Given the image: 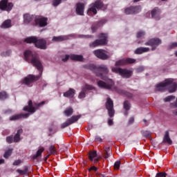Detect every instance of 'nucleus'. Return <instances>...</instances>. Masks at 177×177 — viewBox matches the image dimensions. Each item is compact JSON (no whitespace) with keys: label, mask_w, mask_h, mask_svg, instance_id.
<instances>
[{"label":"nucleus","mask_w":177,"mask_h":177,"mask_svg":"<svg viewBox=\"0 0 177 177\" xmlns=\"http://www.w3.org/2000/svg\"><path fill=\"white\" fill-rule=\"evenodd\" d=\"M24 56L26 60L32 63V64L36 67L40 73V75L38 76L29 75L22 81L23 84H25V85H31L32 82H35V81H38L39 78H41V75H42V64H41V62H39L38 55L32 53L30 50H26L24 53Z\"/></svg>","instance_id":"f257e3e1"},{"label":"nucleus","mask_w":177,"mask_h":177,"mask_svg":"<svg viewBox=\"0 0 177 177\" xmlns=\"http://www.w3.org/2000/svg\"><path fill=\"white\" fill-rule=\"evenodd\" d=\"M98 71L103 73H97V76L100 77L102 80L106 81V82L102 80L98 81L97 85L99 88H102L103 89H111V91H115L116 92H118L117 88L114 87V82L104 76V74H107V73H109V69H107V67H106L104 65H102L98 68Z\"/></svg>","instance_id":"f03ea898"},{"label":"nucleus","mask_w":177,"mask_h":177,"mask_svg":"<svg viewBox=\"0 0 177 177\" xmlns=\"http://www.w3.org/2000/svg\"><path fill=\"white\" fill-rule=\"evenodd\" d=\"M165 89H168L170 93H174V92L176 91L177 84L174 79H166L164 82L158 84L156 86V91L158 92H162Z\"/></svg>","instance_id":"7ed1b4c3"},{"label":"nucleus","mask_w":177,"mask_h":177,"mask_svg":"<svg viewBox=\"0 0 177 177\" xmlns=\"http://www.w3.org/2000/svg\"><path fill=\"white\" fill-rule=\"evenodd\" d=\"M27 44H35L36 48L39 49H46V41L44 39H37L35 37H27L25 39Z\"/></svg>","instance_id":"20e7f679"},{"label":"nucleus","mask_w":177,"mask_h":177,"mask_svg":"<svg viewBox=\"0 0 177 177\" xmlns=\"http://www.w3.org/2000/svg\"><path fill=\"white\" fill-rule=\"evenodd\" d=\"M103 8V3L100 0H97L95 3H91L87 12L88 16H92V15H96L97 10L96 9H102Z\"/></svg>","instance_id":"39448f33"},{"label":"nucleus","mask_w":177,"mask_h":177,"mask_svg":"<svg viewBox=\"0 0 177 177\" xmlns=\"http://www.w3.org/2000/svg\"><path fill=\"white\" fill-rule=\"evenodd\" d=\"M45 103H46V101H43L39 104L35 103V107H34L32 106V100H30L28 102V105L25 106L24 108V111H28V113H31L32 114V113H35V110H37V109H38V107H41V106H44V104H45Z\"/></svg>","instance_id":"423d86ee"},{"label":"nucleus","mask_w":177,"mask_h":177,"mask_svg":"<svg viewBox=\"0 0 177 177\" xmlns=\"http://www.w3.org/2000/svg\"><path fill=\"white\" fill-rule=\"evenodd\" d=\"M112 71L116 73V74H120L123 78H129L132 75L131 71L128 69H122L121 68H112Z\"/></svg>","instance_id":"0eeeda50"},{"label":"nucleus","mask_w":177,"mask_h":177,"mask_svg":"<svg viewBox=\"0 0 177 177\" xmlns=\"http://www.w3.org/2000/svg\"><path fill=\"white\" fill-rule=\"evenodd\" d=\"M107 44V35L102 33L100 35V40H96L90 44L91 48H96V46H100V45H106Z\"/></svg>","instance_id":"6e6552de"},{"label":"nucleus","mask_w":177,"mask_h":177,"mask_svg":"<svg viewBox=\"0 0 177 177\" xmlns=\"http://www.w3.org/2000/svg\"><path fill=\"white\" fill-rule=\"evenodd\" d=\"M106 107L108 110V114L109 117H114V104L113 102V100L110 98H107L106 103Z\"/></svg>","instance_id":"1a4fd4ad"},{"label":"nucleus","mask_w":177,"mask_h":177,"mask_svg":"<svg viewBox=\"0 0 177 177\" xmlns=\"http://www.w3.org/2000/svg\"><path fill=\"white\" fill-rule=\"evenodd\" d=\"M95 56L98 57L99 59H102V60H106L109 59V55H107V52L104 50H96L93 52Z\"/></svg>","instance_id":"9d476101"},{"label":"nucleus","mask_w":177,"mask_h":177,"mask_svg":"<svg viewBox=\"0 0 177 177\" xmlns=\"http://www.w3.org/2000/svg\"><path fill=\"white\" fill-rule=\"evenodd\" d=\"M12 8H13V4L12 3H8V0H2L0 2V9L1 10H12Z\"/></svg>","instance_id":"9b49d317"},{"label":"nucleus","mask_w":177,"mask_h":177,"mask_svg":"<svg viewBox=\"0 0 177 177\" xmlns=\"http://www.w3.org/2000/svg\"><path fill=\"white\" fill-rule=\"evenodd\" d=\"M80 120V116L75 115V116H72L71 118L67 120L65 122H64L62 125V128H66L68 127V125H71V124H74V122H77Z\"/></svg>","instance_id":"f8f14e48"},{"label":"nucleus","mask_w":177,"mask_h":177,"mask_svg":"<svg viewBox=\"0 0 177 177\" xmlns=\"http://www.w3.org/2000/svg\"><path fill=\"white\" fill-rule=\"evenodd\" d=\"M136 62V59L127 58L120 59L115 63V66H125V64H132V63H135Z\"/></svg>","instance_id":"ddd939ff"},{"label":"nucleus","mask_w":177,"mask_h":177,"mask_svg":"<svg viewBox=\"0 0 177 177\" xmlns=\"http://www.w3.org/2000/svg\"><path fill=\"white\" fill-rule=\"evenodd\" d=\"M70 58L71 59V60H76V62H82V60H84V57H82V55H71V56L66 55L65 58L62 59V61L67 62Z\"/></svg>","instance_id":"4468645a"},{"label":"nucleus","mask_w":177,"mask_h":177,"mask_svg":"<svg viewBox=\"0 0 177 177\" xmlns=\"http://www.w3.org/2000/svg\"><path fill=\"white\" fill-rule=\"evenodd\" d=\"M48 19L44 17H36L35 23L40 27H45L48 24Z\"/></svg>","instance_id":"2eb2a0df"},{"label":"nucleus","mask_w":177,"mask_h":177,"mask_svg":"<svg viewBox=\"0 0 177 177\" xmlns=\"http://www.w3.org/2000/svg\"><path fill=\"white\" fill-rule=\"evenodd\" d=\"M140 10H142L140 6L130 7L125 9L124 13H126L127 15H133V13H139Z\"/></svg>","instance_id":"dca6fc26"},{"label":"nucleus","mask_w":177,"mask_h":177,"mask_svg":"<svg viewBox=\"0 0 177 177\" xmlns=\"http://www.w3.org/2000/svg\"><path fill=\"white\" fill-rule=\"evenodd\" d=\"M160 44H161V40L159 39H151L149 42L145 43V45L152 46V50H154Z\"/></svg>","instance_id":"f3484780"},{"label":"nucleus","mask_w":177,"mask_h":177,"mask_svg":"<svg viewBox=\"0 0 177 177\" xmlns=\"http://www.w3.org/2000/svg\"><path fill=\"white\" fill-rule=\"evenodd\" d=\"M88 158L91 161L93 162H98L99 158H97V153L96 151H91L88 153Z\"/></svg>","instance_id":"a211bd4d"},{"label":"nucleus","mask_w":177,"mask_h":177,"mask_svg":"<svg viewBox=\"0 0 177 177\" xmlns=\"http://www.w3.org/2000/svg\"><path fill=\"white\" fill-rule=\"evenodd\" d=\"M88 90V91H92V89H93V86L88 85V84H86L82 90V91L79 94V99H84V97H85V90Z\"/></svg>","instance_id":"6ab92c4d"},{"label":"nucleus","mask_w":177,"mask_h":177,"mask_svg":"<svg viewBox=\"0 0 177 177\" xmlns=\"http://www.w3.org/2000/svg\"><path fill=\"white\" fill-rule=\"evenodd\" d=\"M85 6L83 3H79L77 4L76 13L80 16H84V9Z\"/></svg>","instance_id":"aec40b11"},{"label":"nucleus","mask_w":177,"mask_h":177,"mask_svg":"<svg viewBox=\"0 0 177 177\" xmlns=\"http://www.w3.org/2000/svg\"><path fill=\"white\" fill-rule=\"evenodd\" d=\"M28 115H30V114H28V113L15 115L11 116L10 118V121H16L17 120H20V118H21V117H23L24 118H28Z\"/></svg>","instance_id":"412c9836"},{"label":"nucleus","mask_w":177,"mask_h":177,"mask_svg":"<svg viewBox=\"0 0 177 177\" xmlns=\"http://www.w3.org/2000/svg\"><path fill=\"white\" fill-rule=\"evenodd\" d=\"M75 95V90L73 88H70L68 91L64 93V97H69V99H71V97H74Z\"/></svg>","instance_id":"4be33fe9"},{"label":"nucleus","mask_w":177,"mask_h":177,"mask_svg":"<svg viewBox=\"0 0 177 177\" xmlns=\"http://www.w3.org/2000/svg\"><path fill=\"white\" fill-rule=\"evenodd\" d=\"M149 50H150L149 48L140 47L135 50V53L136 55H142V53H145V52H149Z\"/></svg>","instance_id":"5701e85b"},{"label":"nucleus","mask_w":177,"mask_h":177,"mask_svg":"<svg viewBox=\"0 0 177 177\" xmlns=\"http://www.w3.org/2000/svg\"><path fill=\"white\" fill-rule=\"evenodd\" d=\"M158 16H160V10L156 8L151 11V17L153 19H156V20H160V19L158 18Z\"/></svg>","instance_id":"b1692460"},{"label":"nucleus","mask_w":177,"mask_h":177,"mask_svg":"<svg viewBox=\"0 0 177 177\" xmlns=\"http://www.w3.org/2000/svg\"><path fill=\"white\" fill-rule=\"evenodd\" d=\"M66 39H68V37L67 36L54 37L53 38V41H54L55 42H62L63 41H66Z\"/></svg>","instance_id":"393cba45"},{"label":"nucleus","mask_w":177,"mask_h":177,"mask_svg":"<svg viewBox=\"0 0 177 177\" xmlns=\"http://www.w3.org/2000/svg\"><path fill=\"white\" fill-rule=\"evenodd\" d=\"M164 143H168V145H172V140L169 138V132L166 131L164 138H163Z\"/></svg>","instance_id":"a878e982"},{"label":"nucleus","mask_w":177,"mask_h":177,"mask_svg":"<svg viewBox=\"0 0 177 177\" xmlns=\"http://www.w3.org/2000/svg\"><path fill=\"white\" fill-rule=\"evenodd\" d=\"M44 150H45V149H44V147H41L40 149H39L38 151H37L36 154L33 156V159L36 160V158L41 157V156L42 153H44Z\"/></svg>","instance_id":"bb28decb"},{"label":"nucleus","mask_w":177,"mask_h":177,"mask_svg":"<svg viewBox=\"0 0 177 177\" xmlns=\"http://www.w3.org/2000/svg\"><path fill=\"white\" fill-rule=\"evenodd\" d=\"M73 108L68 107L66 108L64 111V114L66 116V117H70V115H73Z\"/></svg>","instance_id":"cd10ccee"},{"label":"nucleus","mask_w":177,"mask_h":177,"mask_svg":"<svg viewBox=\"0 0 177 177\" xmlns=\"http://www.w3.org/2000/svg\"><path fill=\"white\" fill-rule=\"evenodd\" d=\"M24 21L26 24H28L31 20H32V17L28 14H26L24 15Z\"/></svg>","instance_id":"c85d7f7f"},{"label":"nucleus","mask_w":177,"mask_h":177,"mask_svg":"<svg viewBox=\"0 0 177 177\" xmlns=\"http://www.w3.org/2000/svg\"><path fill=\"white\" fill-rule=\"evenodd\" d=\"M9 27H12L10 20L5 21L1 26V28H9Z\"/></svg>","instance_id":"c756f323"},{"label":"nucleus","mask_w":177,"mask_h":177,"mask_svg":"<svg viewBox=\"0 0 177 177\" xmlns=\"http://www.w3.org/2000/svg\"><path fill=\"white\" fill-rule=\"evenodd\" d=\"M110 156H111V150H110V147H105L104 153V158H109Z\"/></svg>","instance_id":"7c9ffc66"},{"label":"nucleus","mask_w":177,"mask_h":177,"mask_svg":"<svg viewBox=\"0 0 177 177\" xmlns=\"http://www.w3.org/2000/svg\"><path fill=\"white\" fill-rule=\"evenodd\" d=\"M23 133V129H19L14 137V142H19L20 140V134Z\"/></svg>","instance_id":"2f4dec72"},{"label":"nucleus","mask_w":177,"mask_h":177,"mask_svg":"<svg viewBox=\"0 0 177 177\" xmlns=\"http://www.w3.org/2000/svg\"><path fill=\"white\" fill-rule=\"evenodd\" d=\"M12 151H13V149H8L4 153V158H9L10 154H12Z\"/></svg>","instance_id":"473e14b6"},{"label":"nucleus","mask_w":177,"mask_h":177,"mask_svg":"<svg viewBox=\"0 0 177 177\" xmlns=\"http://www.w3.org/2000/svg\"><path fill=\"white\" fill-rule=\"evenodd\" d=\"M174 99H175V96L169 95V96L166 97L164 99V102H171V100H174Z\"/></svg>","instance_id":"72a5a7b5"},{"label":"nucleus","mask_w":177,"mask_h":177,"mask_svg":"<svg viewBox=\"0 0 177 177\" xmlns=\"http://www.w3.org/2000/svg\"><path fill=\"white\" fill-rule=\"evenodd\" d=\"M124 110H129L131 109V104H129V102H128V101L124 102Z\"/></svg>","instance_id":"f704fd0d"},{"label":"nucleus","mask_w":177,"mask_h":177,"mask_svg":"<svg viewBox=\"0 0 177 177\" xmlns=\"http://www.w3.org/2000/svg\"><path fill=\"white\" fill-rule=\"evenodd\" d=\"M8 97V94L5 92L0 93V100H4V99H6Z\"/></svg>","instance_id":"c9c22d12"},{"label":"nucleus","mask_w":177,"mask_h":177,"mask_svg":"<svg viewBox=\"0 0 177 177\" xmlns=\"http://www.w3.org/2000/svg\"><path fill=\"white\" fill-rule=\"evenodd\" d=\"M167 174L165 172H159L156 174V177H167Z\"/></svg>","instance_id":"e433bc0d"},{"label":"nucleus","mask_w":177,"mask_h":177,"mask_svg":"<svg viewBox=\"0 0 177 177\" xmlns=\"http://www.w3.org/2000/svg\"><path fill=\"white\" fill-rule=\"evenodd\" d=\"M49 151L50 154H56V148H55L53 146H51L49 148Z\"/></svg>","instance_id":"4c0bfd02"},{"label":"nucleus","mask_w":177,"mask_h":177,"mask_svg":"<svg viewBox=\"0 0 177 177\" xmlns=\"http://www.w3.org/2000/svg\"><path fill=\"white\" fill-rule=\"evenodd\" d=\"M17 172H18V174H20V175H27V170L17 169Z\"/></svg>","instance_id":"58836bf2"},{"label":"nucleus","mask_w":177,"mask_h":177,"mask_svg":"<svg viewBox=\"0 0 177 177\" xmlns=\"http://www.w3.org/2000/svg\"><path fill=\"white\" fill-rule=\"evenodd\" d=\"M120 165H121V162L120 161L115 162L114 165L115 169H120Z\"/></svg>","instance_id":"ea45409f"},{"label":"nucleus","mask_w":177,"mask_h":177,"mask_svg":"<svg viewBox=\"0 0 177 177\" xmlns=\"http://www.w3.org/2000/svg\"><path fill=\"white\" fill-rule=\"evenodd\" d=\"M145 35V32L140 31L137 33V38H140Z\"/></svg>","instance_id":"a19ab883"},{"label":"nucleus","mask_w":177,"mask_h":177,"mask_svg":"<svg viewBox=\"0 0 177 177\" xmlns=\"http://www.w3.org/2000/svg\"><path fill=\"white\" fill-rule=\"evenodd\" d=\"M62 0H54L53 5L54 6H57L60 3Z\"/></svg>","instance_id":"79ce46f5"},{"label":"nucleus","mask_w":177,"mask_h":177,"mask_svg":"<svg viewBox=\"0 0 177 177\" xmlns=\"http://www.w3.org/2000/svg\"><path fill=\"white\" fill-rule=\"evenodd\" d=\"M6 141L8 142V143H12V142H13V138L10 136L7 137Z\"/></svg>","instance_id":"37998d69"},{"label":"nucleus","mask_w":177,"mask_h":177,"mask_svg":"<svg viewBox=\"0 0 177 177\" xmlns=\"http://www.w3.org/2000/svg\"><path fill=\"white\" fill-rule=\"evenodd\" d=\"M21 164V160H15L14 162H13V165H19Z\"/></svg>","instance_id":"c03bdc74"},{"label":"nucleus","mask_w":177,"mask_h":177,"mask_svg":"<svg viewBox=\"0 0 177 177\" xmlns=\"http://www.w3.org/2000/svg\"><path fill=\"white\" fill-rule=\"evenodd\" d=\"M89 171H97V168H96L95 166H93L90 168Z\"/></svg>","instance_id":"a18cd8bd"},{"label":"nucleus","mask_w":177,"mask_h":177,"mask_svg":"<svg viewBox=\"0 0 177 177\" xmlns=\"http://www.w3.org/2000/svg\"><path fill=\"white\" fill-rule=\"evenodd\" d=\"M95 140H96V142H102V138L99 136H97L95 138Z\"/></svg>","instance_id":"49530a36"},{"label":"nucleus","mask_w":177,"mask_h":177,"mask_svg":"<svg viewBox=\"0 0 177 177\" xmlns=\"http://www.w3.org/2000/svg\"><path fill=\"white\" fill-rule=\"evenodd\" d=\"M108 124H109V125H112V124H113V120L109 119V120H108Z\"/></svg>","instance_id":"de8ad7c7"},{"label":"nucleus","mask_w":177,"mask_h":177,"mask_svg":"<svg viewBox=\"0 0 177 177\" xmlns=\"http://www.w3.org/2000/svg\"><path fill=\"white\" fill-rule=\"evenodd\" d=\"M5 162V160L3 159L0 160V164H3Z\"/></svg>","instance_id":"09e8293b"},{"label":"nucleus","mask_w":177,"mask_h":177,"mask_svg":"<svg viewBox=\"0 0 177 177\" xmlns=\"http://www.w3.org/2000/svg\"><path fill=\"white\" fill-rule=\"evenodd\" d=\"M172 46H173V47L177 46V43H176V42L173 43V44H172Z\"/></svg>","instance_id":"8fccbe9b"},{"label":"nucleus","mask_w":177,"mask_h":177,"mask_svg":"<svg viewBox=\"0 0 177 177\" xmlns=\"http://www.w3.org/2000/svg\"><path fill=\"white\" fill-rule=\"evenodd\" d=\"M129 122H133V118H130Z\"/></svg>","instance_id":"3c124183"},{"label":"nucleus","mask_w":177,"mask_h":177,"mask_svg":"<svg viewBox=\"0 0 177 177\" xmlns=\"http://www.w3.org/2000/svg\"><path fill=\"white\" fill-rule=\"evenodd\" d=\"M174 114H175V115H177V109L174 112Z\"/></svg>","instance_id":"603ef678"},{"label":"nucleus","mask_w":177,"mask_h":177,"mask_svg":"<svg viewBox=\"0 0 177 177\" xmlns=\"http://www.w3.org/2000/svg\"><path fill=\"white\" fill-rule=\"evenodd\" d=\"M140 0H134V2H139Z\"/></svg>","instance_id":"864d4df0"},{"label":"nucleus","mask_w":177,"mask_h":177,"mask_svg":"<svg viewBox=\"0 0 177 177\" xmlns=\"http://www.w3.org/2000/svg\"><path fill=\"white\" fill-rule=\"evenodd\" d=\"M103 21V23H106V20L101 21V23Z\"/></svg>","instance_id":"5fc2aeb1"},{"label":"nucleus","mask_w":177,"mask_h":177,"mask_svg":"<svg viewBox=\"0 0 177 177\" xmlns=\"http://www.w3.org/2000/svg\"><path fill=\"white\" fill-rule=\"evenodd\" d=\"M176 56H177V51L175 53Z\"/></svg>","instance_id":"6e6d98bb"},{"label":"nucleus","mask_w":177,"mask_h":177,"mask_svg":"<svg viewBox=\"0 0 177 177\" xmlns=\"http://www.w3.org/2000/svg\"><path fill=\"white\" fill-rule=\"evenodd\" d=\"M129 97H132V96L130 95V96H129Z\"/></svg>","instance_id":"4d7b16f0"},{"label":"nucleus","mask_w":177,"mask_h":177,"mask_svg":"<svg viewBox=\"0 0 177 177\" xmlns=\"http://www.w3.org/2000/svg\"><path fill=\"white\" fill-rule=\"evenodd\" d=\"M144 121H145V122H146V120H144Z\"/></svg>","instance_id":"13d9d810"}]
</instances>
